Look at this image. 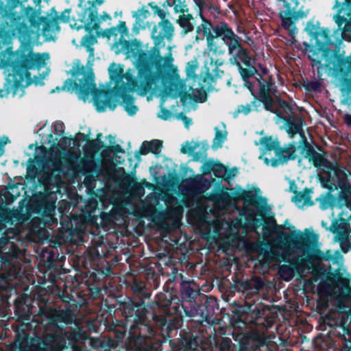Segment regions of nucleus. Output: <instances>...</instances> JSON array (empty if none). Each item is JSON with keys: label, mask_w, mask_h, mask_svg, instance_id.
Segmentation results:
<instances>
[{"label": "nucleus", "mask_w": 351, "mask_h": 351, "mask_svg": "<svg viewBox=\"0 0 351 351\" xmlns=\"http://www.w3.org/2000/svg\"><path fill=\"white\" fill-rule=\"evenodd\" d=\"M112 50L116 54L124 53L138 70V79L135 80L132 70L126 71L123 76L127 80L129 88L134 89L140 96H147V100L158 93L161 100L165 102L168 98H177L185 90L186 86L180 80L178 68L173 64L171 49L168 47L169 53L164 57V62L160 58L152 61L142 49L141 43L136 40H125L115 43Z\"/></svg>", "instance_id": "obj_1"}, {"label": "nucleus", "mask_w": 351, "mask_h": 351, "mask_svg": "<svg viewBox=\"0 0 351 351\" xmlns=\"http://www.w3.org/2000/svg\"><path fill=\"white\" fill-rule=\"evenodd\" d=\"M70 73L80 82V86L77 88L75 83L66 81L62 89L67 91H73L74 88L76 89L78 97L84 101H86L89 95H95L93 104L98 112H104L107 108L114 110L116 108L115 101L109 96L97 93L92 70H86L79 62H77Z\"/></svg>", "instance_id": "obj_2"}, {"label": "nucleus", "mask_w": 351, "mask_h": 351, "mask_svg": "<svg viewBox=\"0 0 351 351\" xmlns=\"http://www.w3.org/2000/svg\"><path fill=\"white\" fill-rule=\"evenodd\" d=\"M279 237L280 239L274 247L282 252V261H289L293 264L300 261L303 264L306 260L319 256L317 234L312 233L308 235L298 231L291 243L287 240V234L284 232H280Z\"/></svg>", "instance_id": "obj_3"}, {"label": "nucleus", "mask_w": 351, "mask_h": 351, "mask_svg": "<svg viewBox=\"0 0 351 351\" xmlns=\"http://www.w3.org/2000/svg\"><path fill=\"white\" fill-rule=\"evenodd\" d=\"M256 145H260L259 158L267 166L276 167L296 157L295 151L292 146L281 148L278 141L271 136L261 138L259 143H256Z\"/></svg>", "instance_id": "obj_4"}, {"label": "nucleus", "mask_w": 351, "mask_h": 351, "mask_svg": "<svg viewBox=\"0 0 351 351\" xmlns=\"http://www.w3.org/2000/svg\"><path fill=\"white\" fill-rule=\"evenodd\" d=\"M102 3L103 0H96L95 1L80 0L77 10L79 20L84 24L86 30L96 29L99 23L110 19V16L106 13L100 16L97 14V6L101 5Z\"/></svg>", "instance_id": "obj_5"}, {"label": "nucleus", "mask_w": 351, "mask_h": 351, "mask_svg": "<svg viewBox=\"0 0 351 351\" xmlns=\"http://www.w3.org/2000/svg\"><path fill=\"white\" fill-rule=\"evenodd\" d=\"M216 34L222 38L224 43L228 46L230 54L232 55V62L239 64L241 62L246 66H252V60L247 56V51L240 47L238 37L226 25H221L216 29Z\"/></svg>", "instance_id": "obj_6"}, {"label": "nucleus", "mask_w": 351, "mask_h": 351, "mask_svg": "<svg viewBox=\"0 0 351 351\" xmlns=\"http://www.w3.org/2000/svg\"><path fill=\"white\" fill-rule=\"evenodd\" d=\"M45 76L41 77H30V74L25 69L15 71L12 75L8 76V92L12 93L13 97H22L24 95V88L32 84L43 85Z\"/></svg>", "instance_id": "obj_7"}, {"label": "nucleus", "mask_w": 351, "mask_h": 351, "mask_svg": "<svg viewBox=\"0 0 351 351\" xmlns=\"http://www.w3.org/2000/svg\"><path fill=\"white\" fill-rule=\"evenodd\" d=\"M283 3V8L280 12L282 27L292 36L297 34L298 29L294 21L303 16L300 12L296 11L298 7L297 0H280Z\"/></svg>", "instance_id": "obj_8"}, {"label": "nucleus", "mask_w": 351, "mask_h": 351, "mask_svg": "<svg viewBox=\"0 0 351 351\" xmlns=\"http://www.w3.org/2000/svg\"><path fill=\"white\" fill-rule=\"evenodd\" d=\"M174 32V27L171 23L163 19L160 22L158 26H154L152 32V38L154 40L155 46L151 49L150 52L156 58H160L164 62V58L160 56V49L165 45L163 40L165 38L171 39Z\"/></svg>", "instance_id": "obj_9"}, {"label": "nucleus", "mask_w": 351, "mask_h": 351, "mask_svg": "<svg viewBox=\"0 0 351 351\" xmlns=\"http://www.w3.org/2000/svg\"><path fill=\"white\" fill-rule=\"evenodd\" d=\"M341 224L343 225V228L339 229L337 228L336 223H332L330 230L336 233L335 241L339 242L342 250L346 252L351 248V231L348 230L344 220L341 221Z\"/></svg>", "instance_id": "obj_10"}, {"label": "nucleus", "mask_w": 351, "mask_h": 351, "mask_svg": "<svg viewBox=\"0 0 351 351\" xmlns=\"http://www.w3.org/2000/svg\"><path fill=\"white\" fill-rule=\"evenodd\" d=\"M108 73L112 80L117 82L118 84L121 83L120 88L122 90L136 93V90L128 87L126 83L127 80L123 77L126 74V72L123 73V67L121 64L115 63L111 64L108 68Z\"/></svg>", "instance_id": "obj_11"}, {"label": "nucleus", "mask_w": 351, "mask_h": 351, "mask_svg": "<svg viewBox=\"0 0 351 351\" xmlns=\"http://www.w3.org/2000/svg\"><path fill=\"white\" fill-rule=\"evenodd\" d=\"M130 93L131 92L122 90L121 93L122 100L120 104L129 115H134L138 111V107L134 104V99L132 97L127 95V93Z\"/></svg>", "instance_id": "obj_12"}, {"label": "nucleus", "mask_w": 351, "mask_h": 351, "mask_svg": "<svg viewBox=\"0 0 351 351\" xmlns=\"http://www.w3.org/2000/svg\"><path fill=\"white\" fill-rule=\"evenodd\" d=\"M162 147V141L158 139H154L151 141L143 142L141 152L142 154H147L150 152L154 154H158L161 152Z\"/></svg>", "instance_id": "obj_13"}, {"label": "nucleus", "mask_w": 351, "mask_h": 351, "mask_svg": "<svg viewBox=\"0 0 351 351\" xmlns=\"http://www.w3.org/2000/svg\"><path fill=\"white\" fill-rule=\"evenodd\" d=\"M215 136L213 139L212 147L214 149H217L221 147L223 142L226 140L227 132L226 130V126L223 123L215 127Z\"/></svg>", "instance_id": "obj_14"}, {"label": "nucleus", "mask_w": 351, "mask_h": 351, "mask_svg": "<svg viewBox=\"0 0 351 351\" xmlns=\"http://www.w3.org/2000/svg\"><path fill=\"white\" fill-rule=\"evenodd\" d=\"M218 37L219 36L217 34V36H208L206 39L207 45L210 51L215 54H221L224 52L223 43Z\"/></svg>", "instance_id": "obj_15"}, {"label": "nucleus", "mask_w": 351, "mask_h": 351, "mask_svg": "<svg viewBox=\"0 0 351 351\" xmlns=\"http://www.w3.org/2000/svg\"><path fill=\"white\" fill-rule=\"evenodd\" d=\"M129 30L126 27L125 22H120L116 27L108 29L106 34V36L110 38L111 37L117 36L118 34L120 35L121 38H123L128 35Z\"/></svg>", "instance_id": "obj_16"}, {"label": "nucleus", "mask_w": 351, "mask_h": 351, "mask_svg": "<svg viewBox=\"0 0 351 351\" xmlns=\"http://www.w3.org/2000/svg\"><path fill=\"white\" fill-rule=\"evenodd\" d=\"M292 201L300 208L313 205V201L311 200L309 193L306 192L296 194L292 198Z\"/></svg>", "instance_id": "obj_17"}, {"label": "nucleus", "mask_w": 351, "mask_h": 351, "mask_svg": "<svg viewBox=\"0 0 351 351\" xmlns=\"http://www.w3.org/2000/svg\"><path fill=\"white\" fill-rule=\"evenodd\" d=\"M338 14L334 16L335 23L338 25L339 27L346 21L344 15L350 16L351 15V4L343 3L341 8L338 11Z\"/></svg>", "instance_id": "obj_18"}, {"label": "nucleus", "mask_w": 351, "mask_h": 351, "mask_svg": "<svg viewBox=\"0 0 351 351\" xmlns=\"http://www.w3.org/2000/svg\"><path fill=\"white\" fill-rule=\"evenodd\" d=\"M96 43L95 37L93 36H86L82 40V45L86 48L89 53L88 62H93L94 59V49L92 46Z\"/></svg>", "instance_id": "obj_19"}, {"label": "nucleus", "mask_w": 351, "mask_h": 351, "mask_svg": "<svg viewBox=\"0 0 351 351\" xmlns=\"http://www.w3.org/2000/svg\"><path fill=\"white\" fill-rule=\"evenodd\" d=\"M192 19L193 18L190 14H182L180 16L178 21L180 27L182 28V31L184 34L193 31V24L191 22Z\"/></svg>", "instance_id": "obj_20"}, {"label": "nucleus", "mask_w": 351, "mask_h": 351, "mask_svg": "<svg viewBox=\"0 0 351 351\" xmlns=\"http://www.w3.org/2000/svg\"><path fill=\"white\" fill-rule=\"evenodd\" d=\"M211 27V24L206 20L203 19L202 23L197 27L196 32L197 35L196 36V40H198L199 36H201L202 34L204 36H206V39L208 36H212Z\"/></svg>", "instance_id": "obj_21"}, {"label": "nucleus", "mask_w": 351, "mask_h": 351, "mask_svg": "<svg viewBox=\"0 0 351 351\" xmlns=\"http://www.w3.org/2000/svg\"><path fill=\"white\" fill-rule=\"evenodd\" d=\"M196 145L197 147H195L193 158L194 160L197 161L202 160L206 158L208 145L205 143L197 142H196Z\"/></svg>", "instance_id": "obj_22"}, {"label": "nucleus", "mask_w": 351, "mask_h": 351, "mask_svg": "<svg viewBox=\"0 0 351 351\" xmlns=\"http://www.w3.org/2000/svg\"><path fill=\"white\" fill-rule=\"evenodd\" d=\"M30 58L34 62V66L41 67L46 64V61L49 59V55L47 53H32Z\"/></svg>", "instance_id": "obj_23"}, {"label": "nucleus", "mask_w": 351, "mask_h": 351, "mask_svg": "<svg viewBox=\"0 0 351 351\" xmlns=\"http://www.w3.org/2000/svg\"><path fill=\"white\" fill-rule=\"evenodd\" d=\"M314 38L316 40L315 44L319 51L322 50L324 45L330 43V40L324 31L316 32Z\"/></svg>", "instance_id": "obj_24"}, {"label": "nucleus", "mask_w": 351, "mask_h": 351, "mask_svg": "<svg viewBox=\"0 0 351 351\" xmlns=\"http://www.w3.org/2000/svg\"><path fill=\"white\" fill-rule=\"evenodd\" d=\"M279 274L285 280L289 281L293 276V270L290 266L282 265L279 269Z\"/></svg>", "instance_id": "obj_25"}, {"label": "nucleus", "mask_w": 351, "mask_h": 351, "mask_svg": "<svg viewBox=\"0 0 351 351\" xmlns=\"http://www.w3.org/2000/svg\"><path fill=\"white\" fill-rule=\"evenodd\" d=\"M196 142L191 141V142H185L182 144L181 147V152L182 154H187L189 155H191L192 157H193L194 152L195 151Z\"/></svg>", "instance_id": "obj_26"}, {"label": "nucleus", "mask_w": 351, "mask_h": 351, "mask_svg": "<svg viewBox=\"0 0 351 351\" xmlns=\"http://www.w3.org/2000/svg\"><path fill=\"white\" fill-rule=\"evenodd\" d=\"M306 48L305 50L308 54L309 58L312 60V61L315 64H318L320 62V58L319 56L318 53L316 51V49L313 47L309 46L307 44H305Z\"/></svg>", "instance_id": "obj_27"}, {"label": "nucleus", "mask_w": 351, "mask_h": 351, "mask_svg": "<svg viewBox=\"0 0 351 351\" xmlns=\"http://www.w3.org/2000/svg\"><path fill=\"white\" fill-rule=\"evenodd\" d=\"M149 15V11L145 8H142L136 11L132 12V16L135 20L138 21H143L145 19L147 18Z\"/></svg>", "instance_id": "obj_28"}, {"label": "nucleus", "mask_w": 351, "mask_h": 351, "mask_svg": "<svg viewBox=\"0 0 351 351\" xmlns=\"http://www.w3.org/2000/svg\"><path fill=\"white\" fill-rule=\"evenodd\" d=\"M208 164L209 165H212V170L214 171L216 176L223 177L225 176L226 169L224 166L219 164H213V162H209Z\"/></svg>", "instance_id": "obj_29"}, {"label": "nucleus", "mask_w": 351, "mask_h": 351, "mask_svg": "<svg viewBox=\"0 0 351 351\" xmlns=\"http://www.w3.org/2000/svg\"><path fill=\"white\" fill-rule=\"evenodd\" d=\"M342 38L344 40L351 41V18L349 21H348L342 30Z\"/></svg>", "instance_id": "obj_30"}, {"label": "nucleus", "mask_w": 351, "mask_h": 351, "mask_svg": "<svg viewBox=\"0 0 351 351\" xmlns=\"http://www.w3.org/2000/svg\"><path fill=\"white\" fill-rule=\"evenodd\" d=\"M149 5L152 9L154 14L158 15L162 20L165 19V17L167 16V13L165 12V10L160 9L154 3H149Z\"/></svg>", "instance_id": "obj_31"}, {"label": "nucleus", "mask_w": 351, "mask_h": 351, "mask_svg": "<svg viewBox=\"0 0 351 351\" xmlns=\"http://www.w3.org/2000/svg\"><path fill=\"white\" fill-rule=\"evenodd\" d=\"M174 10L177 13H184L188 12L187 5L184 1H178L174 4Z\"/></svg>", "instance_id": "obj_32"}, {"label": "nucleus", "mask_w": 351, "mask_h": 351, "mask_svg": "<svg viewBox=\"0 0 351 351\" xmlns=\"http://www.w3.org/2000/svg\"><path fill=\"white\" fill-rule=\"evenodd\" d=\"M146 29V24L145 23H143V21L136 20L135 23L134 24L132 30V32L136 35V34H139V32L141 29Z\"/></svg>", "instance_id": "obj_33"}, {"label": "nucleus", "mask_w": 351, "mask_h": 351, "mask_svg": "<svg viewBox=\"0 0 351 351\" xmlns=\"http://www.w3.org/2000/svg\"><path fill=\"white\" fill-rule=\"evenodd\" d=\"M158 117L163 120H169L171 118L172 114L168 110L161 107L160 110L158 114Z\"/></svg>", "instance_id": "obj_34"}, {"label": "nucleus", "mask_w": 351, "mask_h": 351, "mask_svg": "<svg viewBox=\"0 0 351 351\" xmlns=\"http://www.w3.org/2000/svg\"><path fill=\"white\" fill-rule=\"evenodd\" d=\"M287 132L291 137H293L295 134L300 133V127L298 125L291 124L287 128Z\"/></svg>", "instance_id": "obj_35"}, {"label": "nucleus", "mask_w": 351, "mask_h": 351, "mask_svg": "<svg viewBox=\"0 0 351 351\" xmlns=\"http://www.w3.org/2000/svg\"><path fill=\"white\" fill-rule=\"evenodd\" d=\"M249 193L250 192L245 191L240 189L239 191L236 194H234L235 195L234 196V199L236 200L244 199L248 197Z\"/></svg>", "instance_id": "obj_36"}, {"label": "nucleus", "mask_w": 351, "mask_h": 351, "mask_svg": "<svg viewBox=\"0 0 351 351\" xmlns=\"http://www.w3.org/2000/svg\"><path fill=\"white\" fill-rule=\"evenodd\" d=\"M178 119H181L186 128H189L192 124L191 119L182 114L178 115Z\"/></svg>", "instance_id": "obj_37"}, {"label": "nucleus", "mask_w": 351, "mask_h": 351, "mask_svg": "<svg viewBox=\"0 0 351 351\" xmlns=\"http://www.w3.org/2000/svg\"><path fill=\"white\" fill-rule=\"evenodd\" d=\"M9 142L8 138L3 136L0 138V156L4 153V146Z\"/></svg>", "instance_id": "obj_38"}, {"label": "nucleus", "mask_w": 351, "mask_h": 351, "mask_svg": "<svg viewBox=\"0 0 351 351\" xmlns=\"http://www.w3.org/2000/svg\"><path fill=\"white\" fill-rule=\"evenodd\" d=\"M69 16H70V10H66L62 13L60 20L62 22H69Z\"/></svg>", "instance_id": "obj_39"}, {"label": "nucleus", "mask_w": 351, "mask_h": 351, "mask_svg": "<svg viewBox=\"0 0 351 351\" xmlns=\"http://www.w3.org/2000/svg\"><path fill=\"white\" fill-rule=\"evenodd\" d=\"M251 110L250 106L246 105V106H241L238 108V112L241 113H243L245 114H248Z\"/></svg>", "instance_id": "obj_40"}, {"label": "nucleus", "mask_w": 351, "mask_h": 351, "mask_svg": "<svg viewBox=\"0 0 351 351\" xmlns=\"http://www.w3.org/2000/svg\"><path fill=\"white\" fill-rule=\"evenodd\" d=\"M329 200L326 198L320 199V208L323 210L326 209L329 205Z\"/></svg>", "instance_id": "obj_41"}, {"label": "nucleus", "mask_w": 351, "mask_h": 351, "mask_svg": "<svg viewBox=\"0 0 351 351\" xmlns=\"http://www.w3.org/2000/svg\"><path fill=\"white\" fill-rule=\"evenodd\" d=\"M40 152H45V148L43 146H41L36 149V154H38Z\"/></svg>", "instance_id": "obj_42"}, {"label": "nucleus", "mask_w": 351, "mask_h": 351, "mask_svg": "<svg viewBox=\"0 0 351 351\" xmlns=\"http://www.w3.org/2000/svg\"><path fill=\"white\" fill-rule=\"evenodd\" d=\"M306 30L309 33V34H313V25L311 24H308L307 26H306Z\"/></svg>", "instance_id": "obj_43"}, {"label": "nucleus", "mask_w": 351, "mask_h": 351, "mask_svg": "<svg viewBox=\"0 0 351 351\" xmlns=\"http://www.w3.org/2000/svg\"><path fill=\"white\" fill-rule=\"evenodd\" d=\"M263 282L261 280H258L256 282V289H260L263 287Z\"/></svg>", "instance_id": "obj_44"}, {"label": "nucleus", "mask_w": 351, "mask_h": 351, "mask_svg": "<svg viewBox=\"0 0 351 351\" xmlns=\"http://www.w3.org/2000/svg\"><path fill=\"white\" fill-rule=\"evenodd\" d=\"M346 121L348 125H351V114H347L345 117Z\"/></svg>", "instance_id": "obj_45"}, {"label": "nucleus", "mask_w": 351, "mask_h": 351, "mask_svg": "<svg viewBox=\"0 0 351 351\" xmlns=\"http://www.w3.org/2000/svg\"><path fill=\"white\" fill-rule=\"evenodd\" d=\"M265 108L268 110L273 111L271 109V106L268 101H265Z\"/></svg>", "instance_id": "obj_46"}, {"label": "nucleus", "mask_w": 351, "mask_h": 351, "mask_svg": "<svg viewBox=\"0 0 351 351\" xmlns=\"http://www.w3.org/2000/svg\"><path fill=\"white\" fill-rule=\"evenodd\" d=\"M54 159H55L56 161L59 162V160L60 159V153H56L55 156H54Z\"/></svg>", "instance_id": "obj_47"}, {"label": "nucleus", "mask_w": 351, "mask_h": 351, "mask_svg": "<svg viewBox=\"0 0 351 351\" xmlns=\"http://www.w3.org/2000/svg\"><path fill=\"white\" fill-rule=\"evenodd\" d=\"M62 123H56V125H55L56 130L62 129Z\"/></svg>", "instance_id": "obj_48"}, {"label": "nucleus", "mask_w": 351, "mask_h": 351, "mask_svg": "<svg viewBox=\"0 0 351 351\" xmlns=\"http://www.w3.org/2000/svg\"><path fill=\"white\" fill-rule=\"evenodd\" d=\"M249 221H252L254 224H256V219L254 217H251L248 219Z\"/></svg>", "instance_id": "obj_49"}, {"label": "nucleus", "mask_w": 351, "mask_h": 351, "mask_svg": "<svg viewBox=\"0 0 351 351\" xmlns=\"http://www.w3.org/2000/svg\"><path fill=\"white\" fill-rule=\"evenodd\" d=\"M340 6H341V4L338 1H336L335 5H334V8L337 9Z\"/></svg>", "instance_id": "obj_50"}, {"label": "nucleus", "mask_w": 351, "mask_h": 351, "mask_svg": "<svg viewBox=\"0 0 351 351\" xmlns=\"http://www.w3.org/2000/svg\"><path fill=\"white\" fill-rule=\"evenodd\" d=\"M196 3L197 5H198L199 6L201 5L202 4V0H194Z\"/></svg>", "instance_id": "obj_51"}, {"label": "nucleus", "mask_w": 351, "mask_h": 351, "mask_svg": "<svg viewBox=\"0 0 351 351\" xmlns=\"http://www.w3.org/2000/svg\"><path fill=\"white\" fill-rule=\"evenodd\" d=\"M71 26L72 27H75V28H77V29H80V28H82V26H77H77H76V24H75V25H71Z\"/></svg>", "instance_id": "obj_52"}, {"label": "nucleus", "mask_w": 351, "mask_h": 351, "mask_svg": "<svg viewBox=\"0 0 351 351\" xmlns=\"http://www.w3.org/2000/svg\"><path fill=\"white\" fill-rule=\"evenodd\" d=\"M49 155H50V156H49V157L51 158L53 157V156H52V153H51V152H50V153H49Z\"/></svg>", "instance_id": "obj_53"}, {"label": "nucleus", "mask_w": 351, "mask_h": 351, "mask_svg": "<svg viewBox=\"0 0 351 351\" xmlns=\"http://www.w3.org/2000/svg\"><path fill=\"white\" fill-rule=\"evenodd\" d=\"M280 228L281 229H284V227H283V226H280Z\"/></svg>", "instance_id": "obj_54"}]
</instances>
